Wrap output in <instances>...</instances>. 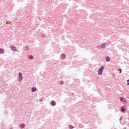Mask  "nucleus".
I'll list each match as a JSON object with an SVG mask.
<instances>
[{
  "label": "nucleus",
  "mask_w": 129,
  "mask_h": 129,
  "mask_svg": "<svg viewBox=\"0 0 129 129\" xmlns=\"http://www.w3.org/2000/svg\"><path fill=\"white\" fill-rule=\"evenodd\" d=\"M42 99H40V101H42Z\"/></svg>",
  "instance_id": "21"
},
{
  "label": "nucleus",
  "mask_w": 129,
  "mask_h": 129,
  "mask_svg": "<svg viewBox=\"0 0 129 129\" xmlns=\"http://www.w3.org/2000/svg\"><path fill=\"white\" fill-rule=\"evenodd\" d=\"M118 71H119V73H121V69H119Z\"/></svg>",
  "instance_id": "18"
},
{
  "label": "nucleus",
  "mask_w": 129,
  "mask_h": 129,
  "mask_svg": "<svg viewBox=\"0 0 129 129\" xmlns=\"http://www.w3.org/2000/svg\"><path fill=\"white\" fill-rule=\"evenodd\" d=\"M66 54L62 53L60 55V59H62V60H64V59H66Z\"/></svg>",
  "instance_id": "5"
},
{
  "label": "nucleus",
  "mask_w": 129,
  "mask_h": 129,
  "mask_svg": "<svg viewBox=\"0 0 129 129\" xmlns=\"http://www.w3.org/2000/svg\"><path fill=\"white\" fill-rule=\"evenodd\" d=\"M126 110V107L125 106H122V108H121V111L122 112H124Z\"/></svg>",
  "instance_id": "6"
},
{
  "label": "nucleus",
  "mask_w": 129,
  "mask_h": 129,
  "mask_svg": "<svg viewBox=\"0 0 129 129\" xmlns=\"http://www.w3.org/2000/svg\"><path fill=\"white\" fill-rule=\"evenodd\" d=\"M37 90V88L36 87H33L31 89V91L32 92H36V91Z\"/></svg>",
  "instance_id": "9"
},
{
  "label": "nucleus",
  "mask_w": 129,
  "mask_h": 129,
  "mask_svg": "<svg viewBox=\"0 0 129 129\" xmlns=\"http://www.w3.org/2000/svg\"><path fill=\"white\" fill-rule=\"evenodd\" d=\"M33 57L34 56H33V55H29V59H31V60H33Z\"/></svg>",
  "instance_id": "17"
},
{
  "label": "nucleus",
  "mask_w": 129,
  "mask_h": 129,
  "mask_svg": "<svg viewBox=\"0 0 129 129\" xmlns=\"http://www.w3.org/2000/svg\"><path fill=\"white\" fill-rule=\"evenodd\" d=\"M24 50H25V51H27V50H29V46L26 45V46L24 48Z\"/></svg>",
  "instance_id": "11"
},
{
  "label": "nucleus",
  "mask_w": 129,
  "mask_h": 129,
  "mask_svg": "<svg viewBox=\"0 0 129 129\" xmlns=\"http://www.w3.org/2000/svg\"><path fill=\"white\" fill-rule=\"evenodd\" d=\"M127 85H129V82L127 84Z\"/></svg>",
  "instance_id": "19"
},
{
  "label": "nucleus",
  "mask_w": 129,
  "mask_h": 129,
  "mask_svg": "<svg viewBox=\"0 0 129 129\" xmlns=\"http://www.w3.org/2000/svg\"><path fill=\"white\" fill-rule=\"evenodd\" d=\"M106 45H107L106 43H102L100 45V48H101V49H104V48L106 47Z\"/></svg>",
  "instance_id": "3"
},
{
  "label": "nucleus",
  "mask_w": 129,
  "mask_h": 129,
  "mask_svg": "<svg viewBox=\"0 0 129 129\" xmlns=\"http://www.w3.org/2000/svg\"><path fill=\"white\" fill-rule=\"evenodd\" d=\"M41 37L42 38H45V37H46V35L45 34V33H41Z\"/></svg>",
  "instance_id": "15"
},
{
  "label": "nucleus",
  "mask_w": 129,
  "mask_h": 129,
  "mask_svg": "<svg viewBox=\"0 0 129 129\" xmlns=\"http://www.w3.org/2000/svg\"><path fill=\"white\" fill-rule=\"evenodd\" d=\"M10 48H11L12 51H17V47H16L15 46L11 45L10 46Z\"/></svg>",
  "instance_id": "4"
},
{
  "label": "nucleus",
  "mask_w": 129,
  "mask_h": 129,
  "mask_svg": "<svg viewBox=\"0 0 129 129\" xmlns=\"http://www.w3.org/2000/svg\"><path fill=\"white\" fill-rule=\"evenodd\" d=\"M50 105L52 106H55V105H56V102L55 101H51L50 102Z\"/></svg>",
  "instance_id": "7"
},
{
  "label": "nucleus",
  "mask_w": 129,
  "mask_h": 129,
  "mask_svg": "<svg viewBox=\"0 0 129 129\" xmlns=\"http://www.w3.org/2000/svg\"><path fill=\"white\" fill-rule=\"evenodd\" d=\"M0 54H5V49L0 48Z\"/></svg>",
  "instance_id": "8"
},
{
  "label": "nucleus",
  "mask_w": 129,
  "mask_h": 129,
  "mask_svg": "<svg viewBox=\"0 0 129 129\" xmlns=\"http://www.w3.org/2000/svg\"><path fill=\"white\" fill-rule=\"evenodd\" d=\"M120 100L121 101H124V102H125V100H124V98H122V97H120Z\"/></svg>",
  "instance_id": "14"
},
{
  "label": "nucleus",
  "mask_w": 129,
  "mask_h": 129,
  "mask_svg": "<svg viewBox=\"0 0 129 129\" xmlns=\"http://www.w3.org/2000/svg\"><path fill=\"white\" fill-rule=\"evenodd\" d=\"M106 61H107V62H109L110 61V57H109V56H106Z\"/></svg>",
  "instance_id": "10"
},
{
  "label": "nucleus",
  "mask_w": 129,
  "mask_h": 129,
  "mask_svg": "<svg viewBox=\"0 0 129 129\" xmlns=\"http://www.w3.org/2000/svg\"><path fill=\"white\" fill-rule=\"evenodd\" d=\"M59 84H60V85H62V84H64V81H59Z\"/></svg>",
  "instance_id": "16"
},
{
  "label": "nucleus",
  "mask_w": 129,
  "mask_h": 129,
  "mask_svg": "<svg viewBox=\"0 0 129 129\" xmlns=\"http://www.w3.org/2000/svg\"><path fill=\"white\" fill-rule=\"evenodd\" d=\"M69 128L73 129V128H74V126H73V125H72L71 124H69Z\"/></svg>",
  "instance_id": "12"
},
{
  "label": "nucleus",
  "mask_w": 129,
  "mask_h": 129,
  "mask_svg": "<svg viewBox=\"0 0 129 129\" xmlns=\"http://www.w3.org/2000/svg\"><path fill=\"white\" fill-rule=\"evenodd\" d=\"M103 69H104V67L101 66L99 70H98V73L99 75H102V72H103Z\"/></svg>",
  "instance_id": "1"
},
{
  "label": "nucleus",
  "mask_w": 129,
  "mask_h": 129,
  "mask_svg": "<svg viewBox=\"0 0 129 129\" xmlns=\"http://www.w3.org/2000/svg\"><path fill=\"white\" fill-rule=\"evenodd\" d=\"M21 128H24L25 127V123H22L20 124Z\"/></svg>",
  "instance_id": "13"
},
{
  "label": "nucleus",
  "mask_w": 129,
  "mask_h": 129,
  "mask_svg": "<svg viewBox=\"0 0 129 129\" xmlns=\"http://www.w3.org/2000/svg\"><path fill=\"white\" fill-rule=\"evenodd\" d=\"M22 80H23V75H22V73H19V81H20V82H21Z\"/></svg>",
  "instance_id": "2"
},
{
  "label": "nucleus",
  "mask_w": 129,
  "mask_h": 129,
  "mask_svg": "<svg viewBox=\"0 0 129 129\" xmlns=\"http://www.w3.org/2000/svg\"><path fill=\"white\" fill-rule=\"evenodd\" d=\"M128 81H129V80H128L127 81V82H128Z\"/></svg>",
  "instance_id": "20"
}]
</instances>
